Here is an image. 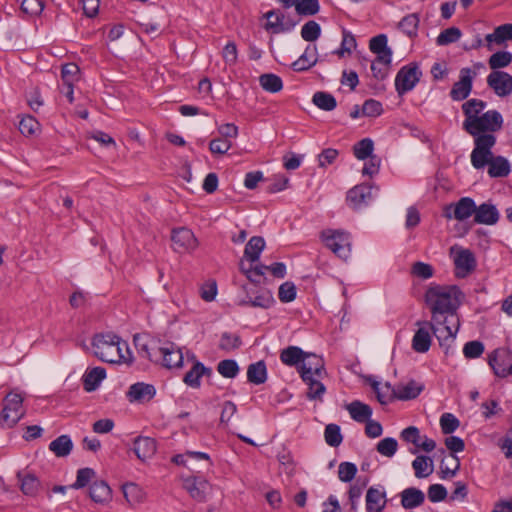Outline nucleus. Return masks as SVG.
<instances>
[{"label": "nucleus", "mask_w": 512, "mask_h": 512, "mask_svg": "<svg viewBox=\"0 0 512 512\" xmlns=\"http://www.w3.org/2000/svg\"><path fill=\"white\" fill-rule=\"evenodd\" d=\"M464 297L457 285L430 284L424 294L431 320L418 321L417 325H425L432 330L446 355L460 328L458 309Z\"/></svg>", "instance_id": "1"}, {"label": "nucleus", "mask_w": 512, "mask_h": 512, "mask_svg": "<svg viewBox=\"0 0 512 512\" xmlns=\"http://www.w3.org/2000/svg\"><path fill=\"white\" fill-rule=\"evenodd\" d=\"M485 107L486 102L480 99H470L462 105L463 113L466 116L463 128L472 136L486 131L496 132L502 127V115L496 110H489L478 116Z\"/></svg>", "instance_id": "2"}, {"label": "nucleus", "mask_w": 512, "mask_h": 512, "mask_svg": "<svg viewBox=\"0 0 512 512\" xmlns=\"http://www.w3.org/2000/svg\"><path fill=\"white\" fill-rule=\"evenodd\" d=\"M119 340L120 337L112 332L95 334L91 342L95 356L106 363L120 364Z\"/></svg>", "instance_id": "3"}, {"label": "nucleus", "mask_w": 512, "mask_h": 512, "mask_svg": "<svg viewBox=\"0 0 512 512\" xmlns=\"http://www.w3.org/2000/svg\"><path fill=\"white\" fill-rule=\"evenodd\" d=\"M241 289L245 293V296L238 302V305L241 307L250 306L254 308L269 309L275 304L273 293L268 288L242 285Z\"/></svg>", "instance_id": "4"}, {"label": "nucleus", "mask_w": 512, "mask_h": 512, "mask_svg": "<svg viewBox=\"0 0 512 512\" xmlns=\"http://www.w3.org/2000/svg\"><path fill=\"white\" fill-rule=\"evenodd\" d=\"M23 397L18 393H9L4 398V407L0 413V425L11 428L24 416Z\"/></svg>", "instance_id": "5"}, {"label": "nucleus", "mask_w": 512, "mask_h": 512, "mask_svg": "<svg viewBox=\"0 0 512 512\" xmlns=\"http://www.w3.org/2000/svg\"><path fill=\"white\" fill-rule=\"evenodd\" d=\"M321 239L334 254L346 259L350 253L349 235L341 230L327 229L321 232Z\"/></svg>", "instance_id": "6"}, {"label": "nucleus", "mask_w": 512, "mask_h": 512, "mask_svg": "<svg viewBox=\"0 0 512 512\" xmlns=\"http://www.w3.org/2000/svg\"><path fill=\"white\" fill-rule=\"evenodd\" d=\"M488 365L499 378L512 375V351L505 347L494 349L488 355Z\"/></svg>", "instance_id": "7"}, {"label": "nucleus", "mask_w": 512, "mask_h": 512, "mask_svg": "<svg viewBox=\"0 0 512 512\" xmlns=\"http://www.w3.org/2000/svg\"><path fill=\"white\" fill-rule=\"evenodd\" d=\"M422 73L416 63H410L400 68L395 77V89L399 96L411 91L420 81Z\"/></svg>", "instance_id": "8"}, {"label": "nucleus", "mask_w": 512, "mask_h": 512, "mask_svg": "<svg viewBox=\"0 0 512 512\" xmlns=\"http://www.w3.org/2000/svg\"><path fill=\"white\" fill-rule=\"evenodd\" d=\"M263 17L267 19L264 25L265 30L273 34L289 32L298 24L297 20L286 17L279 9H272L266 12Z\"/></svg>", "instance_id": "9"}, {"label": "nucleus", "mask_w": 512, "mask_h": 512, "mask_svg": "<svg viewBox=\"0 0 512 512\" xmlns=\"http://www.w3.org/2000/svg\"><path fill=\"white\" fill-rule=\"evenodd\" d=\"M476 203L470 197H462L456 203L444 207V217L455 218L458 221H464L470 216L475 215Z\"/></svg>", "instance_id": "10"}, {"label": "nucleus", "mask_w": 512, "mask_h": 512, "mask_svg": "<svg viewBox=\"0 0 512 512\" xmlns=\"http://www.w3.org/2000/svg\"><path fill=\"white\" fill-rule=\"evenodd\" d=\"M475 76L476 72L469 67H464L460 70L459 80L453 84L450 91L452 100L462 101L470 95Z\"/></svg>", "instance_id": "11"}, {"label": "nucleus", "mask_w": 512, "mask_h": 512, "mask_svg": "<svg viewBox=\"0 0 512 512\" xmlns=\"http://www.w3.org/2000/svg\"><path fill=\"white\" fill-rule=\"evenodd\" d=\"M374 186L370 184H359L349 189L346 195L347 204L354 210L367 206L372 199Z\"/></svg>", "instance_id": "12"}, {"label": "nucleus", "mask_w": 512, "mask_h": 512, "mask_svg": "<svg viewBox=\"0 0 512 512\" xmlns=\"http://www.w3.org/2000/svg\"><path fill=\"white\" fill-rule=\"evenodd\" d=\"M174 251L185 253L197 247V239L192 230L186 227L174 228L171 233Z\"/></svg>", "instance_id": "13"}, {"label": "nucleus", "mask_w": 512, "mask_h": 512, "mask_svg": "<svg viewBox=\"0 0 512 512\" xmlns=\"http://www.w3.org/2000/svg\"><path fill=\"white\" fill-rule=\"evenodd\" d=\"M160 340L150 339L146 334H135L133 336V343L137 353L141 358H145L151 362L158 363V348L157 344Z\"/></svg>", "instance_id": "14"}, {"label": "nucleus", "mask_w": 512, "mask_h": 512, "mask_svg": "<svg viewBox=\"0 0 512 512\" xmlns=\"http://www.w3.org/2000/svg\"><path fill=\"white\" fill-rule=\"evenodd\" d=\"M487 85L499 97H507L512 93V75L504 71H492L487 76Z\"/></svg>", "instance_id": "15"}, {"label": "nucleus", "mask_w": 512, "mask_h": 512, "mask_svg": "<svg viewBox=\"0 0 512 512\" xmlns=\"http://www.w3.org/2000/svg\"><path fill=\"white\" fill-rule=\"evenodd\" d=\"M159 362L165 368H178L183 365V355L181 350L171 342L165 343L158 348Z\"/></svg>", "instance_id": "16"}, {"label": "nucleus", "mask_w": 512, "mask_h": 512, "mask_svg": "<svg viewBox=\"0 0 512 512\" xmlns=\"http://www.w3.org/2000/svg\"><path fill=\"white\" fill-rule=\"evenodd\" d=\"M300 376H316L323 378L326 375L325 364L322 357L305 352V357L299 366Z\"/></svg>", "instance_id": "17"}, {"label": "nucleus", "mask_w": 512, "mask_h": 512, "mask_svg": "<svg viewBox=\"0 0 512 512\" xmlns=\"http://www.w3.org/2000/svg\"><path fill=\"white\" fill-rule=\"evenodd\" d=\"M455 275L465 278L476 269L475 255L469 249H460L454 258Z\"/></svg>", "instance_id": "18"}, {"label": "nucleus", "mask_w": 512, "mask_h": 512, "mask_svg": "<svg viewBox=\"0 0 512 512\" xmlns=\"http://www.w3.org/2000/svg\"><path fill=\"white\" fill-rule=\"evenodd\" d=\"M156 395V389L154 385L147 384L144 382H137L129 387L126 393L127 399L133 403H147L154 398Z\"/></svg>", "instance_id": "19"}, {"label": "nucleus", "mask_w": 512, "mask_h": 512, "mask_svg": "<svg viewBox=\"0 0 512 512\" xmlns=\"http://www.w3.org/2000/svg\"><path fill=\"white\" fill-rule=\"evenodd\" d=\"M385 388L393 392V397L398 400H412L417 398L423 391L424 386L418 384L416 381L411 380L405 385H398L393 387L389 382L385 383Z\"/></svg>", "instance_id": "20"}, {"label": "nucleus", "mask_w": 512, "mask_h": 512, "mask_svg": "<svg viewBox=\"0 0 512 512\" xmlns=\"http://www.w3.org/2000/svg\"><path fill=\"white\" fill-rule=\"evenodd\" d=\"M184 488L194 500L197 502H204L206 500V495L210 490V484L203 478L189 477L184 481Z\"/></svg>", "instance_id": "21"}, {"label": "nucleus", "mask_w": 512, "mask_h": 512, "mask_svg": "<svg viewBox=\"0 0 512 512\" xmlns=\"http://www.w3.org/2000/svg\"><path fill=\"white\" fill-rule=\"evenodd\" d=\"M500 218V214L496 206L492 203L484 202L479 206L476 205L474 222L484 225H495Z\"/></svg>", "instance_id": "22"}, {"label": "nucleus", "mask_w": 512, "mask_h": 512, "mask_svg": "<svg viewBox=\"0 0 512 512\" xmlns=\"http://www.w3.org/2000/svg\"><path fill=\"white\" fill-rule=\"evenodd\" d=\"M133 451L139 460L145 461L156 453V440L151 437L138 436L134 440Z\"/></svg>", "instance_id": "23"}, {"label": "nucleus", "mask_w": 512, "mask_h": 512, "mask_svg": "<svg viewBox=\"0 0 512 512\" xmlns=\"http://www.w3.org/2000/svg\"><path fill=\"white\" fill-rule=\"evenodd\" d=\"M401 506L406 510H411L421 506L425 502V494L416 487H408L400 493Z\"/></svg>", "instance_id": "24"}, {"label": "nucleus", "mask_w": 512, "mask_h": 512, "mask_svg": "<svg viewBox=\"0 0 512 512\" xmlns=\"http://www.w3.org/2000/svg\"><path fill=\"white\" fill-rule=\"evenodd\" d=\"M16 476L20 483V490L24 495L35 497L38 494L41 483L35 474L19 471Z\"/></svg>", "instance_id": "25"}, {"label": "nucleus", "mask_w": 512, "mask_h": 512, "mask_svg": "<svg viewBox=\"0 0 512 512\" xmlns=\"http://www.w3.org/2000/svg\"><path fill=\"white\" fill-rule=\"evenodd\" d=\"M318 62L317 57V46L308 45L304 51V53L291 64V68L295 72H303L309 70L311 67L315 66Z\"/></svg>", "instance_id": "26"}, {"label": "nucleus", "mask_w": 512, "mask_h": 512, "mask_svg": "<svg viewBox=\"0 0 512 512\" xmlns=\"http://www.w3.org/2000/svg\"><path fill=\"white\" fill-rule=\"evenodd\" d=\"M388 38L385 34H379L372 37L369 41V49L375 53L379 61H392V50L388 47Z\"/></svg>", "instance_id": "27"}, {"label": "nucleus", "mask_w": 512, "mask_h": 512, "mask_svg": "<svg viewBox=\"0 0 512 512\" xmlns=\"http://www.w3.org/2000/svg\"><path fill=\"white\" fill-rule=\"evenodd\" d=\"M89 496L93 502L104 504L112 499V490L104 480H94L89 487Z\"/></svg>", "instance_id": "28"}, {"label": "nucleus", "mask_w": 512, "mask_h": 512, "mask_svg": "<svg viewBox=\"0 0 512 512\" xmlns=\"http://www.w3.org/2000/svg\"><path fill=\"white\" fill-rule=\"evenodd\" d=\"M386 506V493L377 488L370 487L366 493L367 512H382Z\"/></svg>", "instance_id": "29"}, {"label": "nucleus", "mask_w": 512, "mask_h": 512, "mask_svg": "<svg viewBox=\"0 0 512 512\" xmlns=\"http://www.w3.org/2000/svg\"><path fill=\"white\" fill-rule=\"evenodd\" d=\"M105 377L106 370L103 367H94L87 370L82 377L84 390L86 392L95 391Z\"/></svg>", "instance_id": "30"}, {"label": "nucleus", "mask_w": 512, "mask_h": 512, "mask_svg": "<svg viewBox=\"0 0 512 512\" xmlns=\"http://www.w3.org/2000/svg\"><path fill=\"white\" fill-rule=\"evenodd\" d=\"M347 410L351 418L359 423H366L372 415L371 407L359 400H354L347 405Z\"/></svg>", "instance_id": "31"}, {"label": "nucleus", "mask_w": 512, "mask_h": 512, "mask_svg": "<svg viewBox=\"0 0 512 512\" xmlns=\"http://www.w3.org/2000/svg\"><path fill=\"white\" fill-rule=\"evenodd\" d=\"M247 380L254 384L260 385L267 380V367L264 360L251 363L247 368Z\"/></svg>", "instance_id": "32"}, {"label": "nucleus", "mask_w": 512, "mask_h": 512, "mask_svg": "<svg viewBox=\"0 0 512 512\" xmlns=\"http://www.w3.org/2000/svg\"><path fill=\"white\" fill-rule=\"evenodd\" d=\"M265 248V240L261 236L250 238L244 249V256L251 263L259 260L262 251Z\"/></svg>", "instance_id": "33"}, {"label": "nucleus", "mask_w": 512, "mask_h": 512, "mask_svg": "<svg viewBox=\"0 0 512 512\" xmlns=\"http://www.w3.org/2000/svg\"><path fill=\"white\" fill-rule=\"evenodd\" d=\"M49 450L57 457H66L73 450V442L69 435H60L50 442Z\"/></svg>", "instance_id": "34"}, {"label": "nucleus", "mask_w": 512, "mask_h": 512, "mask_svg": "<svg viewBox=\"0 0 512 512\" xmlns=\"http://www.w3.org/2000/svg\"><path fill=\"white\" fill-rule=\"evenodd\" d=\"M511 169L509 161L503 156L492 158L489 163L488 174L492 178H502L509 175Z\"/></svg>", "instance_id": "35"}, {"label": "nucleus", "mask_w": 512, "mask_h": 512, "mask_svg": "<svg viewBox=\"0 0 512 512\" xmlns=\"http://www.w3.org/2000/svg\"><path fill=\"white\" fill-rule=\"evenodd\" d=\"M414 334L412 339V348L418 353H426L431 346V336L428 327L422 325Z\"/></svg>", "instance_id": "36"}, {"label": "nucleus", "mask_w": 512, "mask_h": 512, "mask_svg": "<svg viewBox=\"0 0 512 512\" xmlns=\"http://www.w3.org/2000/svg\"><path fill=\"white\" fill-rule=\"evenodd\" d=\"M305 357V352L297 346H288L280 353V360L283 364L288 366H295L300 364Z\"/></svg>", "instance_id": "37"}, {"label": "nucleus", "mask_w": 512, "mask_h": 512, "mask_svg": "<svg viewBox=\"0 0 512 512\" xmlns=\"http://www.w3.org/2000/svg\"><path fill=\"white\" fill-rule=\"evenodd\" d=\"M412 467L417 478H425L433 472V460L428 456L419 455L413 460Z\"/></svg>", "instance_id": "38"}, {"label": "nucleus", "mask_w": 512, "mask_h": 512, "mask_svg": "<svg viewBox=\"0 0 512 512\" xmlns=\"http://www.w3.org/2000/svg\"><path fill=\"white\" fill-rule=\"evenodd\" d=\"M259 84L267 92L277 93L283 89L282 79L273 73H265L260 75Z\"/></svg>", "instance_id": "39"}, {"label": "nucleus", "mask_w": 512, "mask_h": 512, "mask_svg": "<svg viewBox=\"0 0 512 512\" xmlns=\"http://www.w3.org/2000/svg\"><path fill=\"white\" fill-rule=\"evenodd\" d=\"M301 378L308 385L307 398L309 400H321L326 391L324 384L315 379L314 376H301Z\"/></svg>", "instance_id": "40"}, {"label": "nucleus", "mask_w": 512, "mask_h": 512, "mask_svg": "<svg viewBox=\"0 0 512 512\" xmlns=\"http://www.w3.org/2000/svg\"><path fill=\"white\" fill-rule=\"evenodd\" d=\"M312 102L319 109L324 111H332L337 106L336 98L328 92L318 91L313 95Z\"/></svg>", "instance_id": "41"}, {"label": "nucleus", "mask_w": 512, "mask_h": 512, "mask_svg": "<svg viewBox=\"0 0 512 512\" xmlns=\"http://www.w3.org/2000/svg\"><path fill=\"white\" fill-rule=\"evenodd\" d=\"M420 19L418 14L412 13L405 16L399 22V28L410 38H414L418 34Z\"/></svg>", "instance_id": "42"}, {"label": "nucleus", "mask_w": 512, "mask_h": 512, "mask_svg": "<svg viewBox=\"0 0 512 512\" xmlns=\"http://www.w3.org/2000/svg\"><path fill=\"white\" fill-rule=\"evenodd\" d=\"M122 492L126 501L130 504H137L143 501V490L133 482H128L122 485Z\"/></svg>", "instance_id": "43"}, {"label": "nucleus", "mask_w": 512, "mask_h": 512, "mask_svg": "<svg viewBox=\"0 0 512 512\" xmlns=\"http://www.w3.org/2000/svg\"><path fill=\"white\" fill-rule=\"evenodd\" d=\"M374 142L370 138H364L353 146V154L359 160H366L373 155Z\"/></svg>", "instance_id": "44"}, {"label": "nucleus", "mask_w": 512, "mask_h": 512, "mask_svg": "<svg viewBox=\"0 0 512 512\" xmlns=\"http://www.w3.org/2000/svg\"><path fill=\"white\" fill-rule=\"evenodd\" d=\"M512 62V53L508 51H498L492 54L488 60L489 67L493 71H498L497 69L507 67Z\"/></svg>", "instance_id": "45"}, {"label": "nucleus", "mask_w": 512, "mask_h": 512, "mask_svg": "<svg viewBox=\"0 0 512 512\" xmlns=\"http://www.w3.org/2000/svg\"><path fill=\"white\" fill-rule=\"evenodd\" d=\"M462 36V32L458 27H449L443 30L436 38V43L439 46H446L457 42Z\"/></svg>", "instance_id": "46"}, {"label": "nucleus", "mask_w": 512, "mask_h": 512, "mask_svg": "<svg viewBox=\"0 0 512 512\" xmlns=\"http://www.w3.org/2000/svg\"><path fill=\"white\" fill-rule=\"evenodd\" d=\"M320 11L319 0H298L296 12L300 16H314Z\"/></svg>", "instance_id": "47"}, {"label": "nucleus", "mask_w": 512, "mask_h": 512, "mask_svg": "<svg viewBox=\"0 0 512 512\" xmlns=\"http://www.w3.org/2000/svg\"><path fill=\"white\" fill-rule=\"evenodd\" d=\"M96 477L94 469L85 467L77 471L76 481L69 487L72 489H81L86 487Z\"/></svg>", "instance_id": "48"}, {"label": "nucleus", "mask_w": 512, "mask_h": 512, "mask_svg": "<svg viewBox=\"0 0 512 512\" xmlns=\"http://www.w3.org/2000/svg\"><path fill=\"white\" fill-rule=\"evenodd\" d=\"M324 438L329 446L338 447L343 441L340 426L337 424H328L325 427Z\"/></svg>", "instance_id": "49"}, {"label": "nucleus", "mask_w": 512, "mask_h": 512, "mask_svg": "<svg viewBox=\"0 0 512 512\" xmlns=\"http://www.w3.org/2000/svg\"><path fill=\"white\" fill-rule=\"evenodd\" d=\"M321 35V26L314 20L306 22L301 29V37L307 42L316 41Z\"/></svg>", "instance_id": "50"}, {"label": "nucleus", "mask_w": 512, "mask_h": 512, "mask_svg": "<svg viewBox=\"0 0 512 512\" xmlns=\"http://www.w3.org/2000/svg\"><path fill=\"white\" fill-rule=\"evenodd\" d=\"M398 449V442L395 438L386 437L380 440L376 445V450L379 454L391 458L395 455Z\"/></svg>", "instance_id": "51"}, {"label": "nucleus", "mask_w": 512, "mask_h": 512, "mask_svg": "<svg viewBox=\"0 0 512 512\" xmlns=\"http://www.w3.org/2000/svg\"><path fill=\"white\" fill-rule=\"evenodd\" d=\"M217 371L225 378H235L239 373V365L233 359H225L218 363Z\"/></svg>", "instance_id": "52"}, {"label": "nucleus", "mask_w": 512, "mask_h": 512, "mask_svg": "<svg viewBox=\"0 0 512 512\" xmlns=\"http://www.w3.org/2000/svg\"><path fill=\"white\" fill-rule=\"evenodd\" d=\"M493 158V153L478 149H473L471 153V163L476 169H483L486 165H489Z\"/></svg>", "instance_id": "53"}, {"label": "nucleus", "mask_w": 512, "mask_h": 512, "mask_svg": "<svg viewBox=\"0 0 512 512\" xmlns=\"http://www.w3.org/2000/svg\"><path fill=\"white\" fill-rule=\"evenodd\" d=\"M485 350L484 344L479 340H473L465 343L463 347V354L467 359L479 358Z\"/></svg>", "instance_id": "54"}, {"label": "nucleus", "mask_w": 512, "mask_h": 512, "mask_svg": "<svg viewBox=\"0 0 512 512\" xmlns=\"http://www.w3.org/2000/svg\"><path fill=\"white\" fill-rule=\"evenodd\" d=\"M242 344L241 338L238 335L224 332L221 336L219 348L225 351L238 349Z\"/></svg>", "instance_id": "55"}, {"label": "nucleus", "mask_w": 512, "mask_h": 512, "mask_svg": "<svg viewBox=\"0 0 512 512\" xmlns=\"http://www.w3.org/2000/svg\"><path fill=\"white\" fill-rule=\"evenodd\" d=\"M460 425V421L451 413H444L440 417V427L443 434H452Z\"/></svg>", "instance_id": "56"}, {"label": "nucleus", "mask_w": 512, "mask_h": 512, "mask_svg": "<svg viewBox=\"0 0 512 512\" xmlns=\"http://www.w3.org/2000/svg\"><path fill=\"white\" fill-rule=\"evenodd\" d=\"M392 61H385L381 60L379 61V58H375V60L371 63V71L373 74V77L377 80H384L389 72L390 66Z\"/></svg>", "instance_id": "57"}, {"label": "nucleus", "mask_w": 512, "mask_h": 512, "mask_svg": "<svg viewBox=\"0 0 512 512\" xmlns=\"http://www.w3.org/2000/svg\"><path fill=\"white\" fill-rule=\"evenodd\" d=\"M296 294V286L293 282L290 281L282 283L278 290L279 300L283 303H288L295 300Z\"/></svg>", "instance_id": "58"}, {"label": "nucleus", "mask_w": 512, "mask_h": 512, "mask_svg": "<svg viewBox=\"0 0 512 512\" xmlns=\"http://www.w3.org/2000/svg\"><path fill=\"white\" fill-rule=\"evenodd\" d=\"M357 474V466L351 462H342L338 467V477L342 482L352 481Z\"/></svg>", "instance_id": "59"}, {"label": "nucleus", "mask_w": 512, "mask_h": 512, "mask_svg": "<svg viewBox=\"0 0 512 512\" xmlns=\"http://www.w3.org/2000/svg\"><path fill=\"white\" fill-rule=\"evenodd\" d=\"M383 113L382 103L375 99H368L363 103L362 116L377 117Z\"/></svg>", "instance_id": "60"}, {"label": "nucleus", "mask_w": 512, "mask_h": 512, "mask_svg": "<svg viewBox=\"0 0 512 512\" xmlns=\"http://www.w3.org/2000/svg\"><path fill=\"white\" fill-rule=\"evenodd\" d=\"M39 128L38 121L33 116L23 117L18 125V129L24 136L33 135Z\"/></svg>", "instance_id": "61"}, {"label": "nucleus", "mask_w": 512, "mask_h": 512, "mask_svg": "<svg viewBox=\"0 0 512 512\" xmlns=\"http://www.w3.org/2000/svg\"><path fill=\"white\" fill-rule=\"evenodd\" d=\"M44 9L42 0H23L21 3V11L29 16H37Z\"/></svg>", "instance_id": "62"}, {"label": "nucleus", "mask_w": 512, "mask_h": 512, "mask_svg": "<svg viewBox=\"0 0 512 512\" xmlns=\"http://www.w3.org/2000/svg\"><path fill=\"white\" fill-rule=\"evenodd\" d=\"M400 438L406 443H411L416 448L419 442L422 440L420 430L416 426H409L403 429L400 433Z\"/></svg>", "instance_id": "63"}, {"label": "nucleus", "mask_w": 512, "mask_h": 512, "mask_svg": "<svg viewBox=\"0 0 512 512\" xmlns=\"http://www.w3.org/2000/svg\"><path fill=\"white\" fill-rule=\"evenodd\" d=\"M232 143L231 140L225 139L223 137L212 139L209 143V150L213 154L224 155L231 148Z\"/></svg>", "instance_id": "64"}]
</instances>
